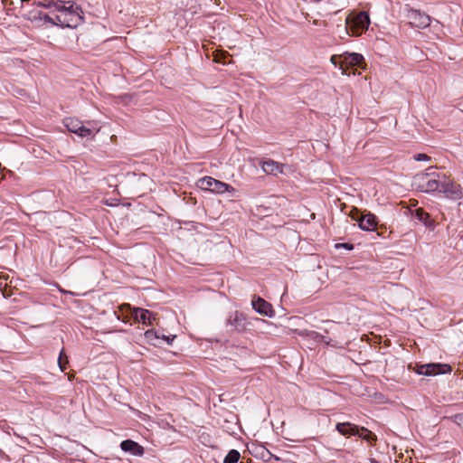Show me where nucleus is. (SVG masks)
<instances>
[{"mask_svg":"<svg viewBox=\"0 0 463 463\" xmlns=\"http://www.w3.org/2000/svg\"><path fill=\"white\" fill-rule=\"evenodd\" d=\"M56 9L39 13V21L61 28H77L84 23L83 11L74 1H59Z\"/></svg>","mask_w":463,"mask_h":463,"instance_id":"1","label":"nucleus"},{"mask_svg":"<svg viewBox=\"0 0 463 463\" xmlns=\"http://www.w3.org/2000/svg\"><path fill=\"white\" fill-rule=\"evenodd\" d=\"M441 178H445V175L437 172L434 167H430L427 172L417 174L413 177L412 185L419 191L432 193L440 188Z\"/></svg>","mask_w":463,"mask_h":463,"instance_id":"2","label":"nucleus"},{"mask_svg":"<svg viewBox=\"0 0 463 463\" xmlns=\"http://www.w3.org/2000/svg\"><path fill=\"white\" fill-rule=\"evenodd\" d=\"M370 16L367 12L362 11L349 15L345 19V29L352 36H359L367 31L370 25Z\"/></svg>","mask_w":463,"mask_h":463,"instance_id":"3","label":"nucleus"},{"mask_svg":"<svg viewBox=\"0 0 463 463\" xmlns=\"http://www.w3.org/2000/svg\"><path fill=\"white\" fill-rule=\"evenodd\" d=\"M336 430L344 436L346 435H354V436H359L364 440L371 441L372 439H376L375 435L368 430L364 427H358L355 424H353L351 422H339L335 426Z\"/></svg>","mask_w":463,"mask_h":463,"instance_id":"4","label":"nucleus"},{"mask_svg":"<svg viewBox=\"0 0 463 463\" xmlns=\"http://www.w3.org/2000/svg\"><path fill=\"white\" fill-rule=\"evenodd\" d=\"M248 322L246 316L240 311H234L229 313L225 320V327L229 333H242L246 331Z\"/></svg>","mask_w":463,"mask_h":463,"instance_id":"5","label":"nucleus"},{"mask_svg":"<svg viewBox=\"0 0 463 463\" xmlns=\"http://www.w3.org/2000/svg\"><path fill=\"white\" fill-rule=\"evenodd\" d=\"M364 58L362 54L357 52H344L342 54V60L340 62L339 69L343 74L350 75L351 71L349 69L354 67L364 68Z\"/></svg>","mask_w":463,"mask_h":463,"instance_id":"6","label":"nucleus"},{"mask_svg":"<svg viewBox=\"0 0 463 463\" xmlns=\"http://www.w3.org/2000/svg\"><path fill=\"white\" fill-rule=\"evenodd\" d=\"M349 216L356 221L360 229L364 231H374L377 227V217L371 213L361 214L358 209L354 208Z\"/></svg>","mask_w":463,"mask_h":463,"instance_id":"7","label":"nucleus"},{"mask_svg":"<svg viewBox=\"0 0 463 463\" xmlns=\"http://www.w3.org/2000/svg\"><path fill=\"white\" fill-rule=\"evenodd\" d=\"M451 371L450 365L447 364L432 363L416 365L415 372L420 375L434 376L444 374Z\"/></svg>","mask_w":463,"mask_h":463,"instance_id":"8","label":"nucleus"},{"mask_svg":"<svg viewBox=\"0 0 463 463\" xmlns=\"http://www.w3.org/2000/svg\"><path fill=\"white\" fill-rule=\"evenodd\" d=\"M201 188L216 194H223L227 191H234L230 184L214 179L212 176H204L199 180Z\"/></svg>","mask_w":463,"mask_h":463,"instance_id":"9","label":"nucleus"},{"mask_svg":"<svg viewBox=\"0 0 463 463\" xmlns=\"http://www.w3.org/2000/svg\"><path fill=\"white\" fill-rule=\"evenodd\" d=\"M406 18L411 27L426 28L430 24L431 18L425 13L420 10L410 8L407 10Z\"/></svg>","mask_w":463,"mask_h":463,"instance_id":"10","label":"nucleus"},{"mask_svg":"<svg viewBox=\"0 0 463 463\" xmlns=\"http://www.w3.org/2000/svg\"><path fill=\"white\" fill-rule=\"evenodd\" d=\"M439 192L445 194L448 198L453 200L460 199L462 197L460 185L453 182L447 181L446 177L441 178V185Z\"/></svg>","mask_w":463,"mask_h":463,"instance_id":"11","label":"nucleus"},{"mask_svg":"<svg viewBox=\"0 0 463 463\" xmlns=\"http://www.w3.org/2000/svg\"><path fill=\"white\" fill-rule=\"evenodd\" d=\"M251 305L253 309L262 316L273 317L275 315L272 305L260 297L253 299Z\"/></svg>","mask_w":463,"mask_h":463,"instance_id":"12","label":"nucleus"},{"mask_svg":"<svg viewBox=\"0 0 463 463\" xmlns=\"http://www.w3.org/2000/svg\"><path fill=\"white\" fill-rule=\"evenodd\" d=\"M132 315L136 321L146 326L152 325L155 320V316L151 311L141 307L134 308Z\"/></svg>","mask_w":463,"mask_h":463,"instance_id":"13","label":"nucleus"},{"mask_svg":"<svg viewBox=\"0 0 463 463\" xmlns=\"http://www.w3.org/2000/svg\"><path fill=\"white\" fill-rule=\"evenodd\" d=\"M120 449L125 451L128 452L131 455L134 456H143L145 453L144 448L139 445L137 442L132 440V439H125L120 443Z\"/></svg>","mask_w":463,"mask_h":463,"instance_id":"14","label":"nucleus"},{"mask_svg":"<svg viewBox=\"0 0 463 463\" xmlns=\"http://www.w3.org/2000/svg\"><path fill=\"white\" fill-rule=\"evenodd\" d=\"M99 131V127L95 121H88L86 125H80L77 135L80 137H92Z\"/></svg>","mask_w":463,"mask_h":463,"instance_id":"15","label":"nucleus"},{"mask_svg":"<svg viewBox=\"0 0 463 463\" xmlns=\"http://www.w3.org/2000/svg\"><path fill=\"white\" fill-rule=\"evenodd\" d=\"M261 167L266 174L278 175L279 174L283 173L284 165L272 159H268L263 161Z\"/></svg>","mask_w":463,"mask_h":463,"instance_id":"16","label":"nucleus"},{"mask_svg":"<svg viewBox=\"0 0 463 463\" xmlns=\"http://www.w3.org/2000/svg\"><path fill=\"white\" fill-rule=\"evenodd\" d=\"M413 217L414 219L421 222L426 227L430 229L434 228V221L430 218V214L426 213L423 209H416L413 213Z\"/></svg>","mask_w":463,"mask_h":463,"instance_id":"17","label":"nucleus"},{"mask_svg":"<svg viewBox=\"0 0 463 463\" xmlns=\"http://www.w3.org/2000/svg\"><path fill=\"white\" fill-rule=\"evenodd\" d=\"M63 122H64V126L67 128V129L70 132L74 133L76 135L80 129V125L82 124V122L80 120H79L78 118H65Z\"/></svg>","mask_w":463,"mask_h":463,"instance_id":"18","label":"nucleus"},{"mask_svg":"<svg viewBox=\"0 0 463 463\" xmlns=\"http://www.w3.org/2000/svg\"><path fill=\"white\" fill-rule=\"evenodd\" d=\"M145 338L150 345L155 346L160 344V335L153 329L145 332Z\"/></svg>","mask_w":463,"mask_h":463,"instance_id":"19","label":"nucleus"},{"mask_svg":"<svg viewBox=\"0 0 463 463\" xmlns=\"http://www.w3.org/2000/svg\"><path fill=\"white\" fill-rule=\"evenodd\" d=\"M240 452L236 449H231L225 456L223 463H237L240 459Z\"/></svg>","mask_w":463,"mask_h":463,"instance_id":"20","label":"nucleus"},{"mask_svg":"<svg viewBox=\"0 0 463 463\" xmlns=\"http://www.w3.org/2000/svg\"><path fill=\"white\" fill-rule=\"evenodd\" d=\"M60 0H43V1H38V2H35L34 5H37V6H41V7H44V8H47L49 10H53V9H56V6L58 5L57 4L59 3Z\"/></svg>","mask_w":463,"mask_h":463,"instance_id":"21","label":"nucleus"},{"mask_svg":"<svg viewBox=\"0 0 463 463\" xmlns=\"http://www.w3.org/2000/svg\"><path fill=\"white\" fill-rule=\"evenodd\" d=\"M68 357L65 354L64 349H61L58 358V364L61 372H64L66 369V365L68 364Z\"/></svg>","mask_w":463,"mask_h":463,"instance_id":"22","label":"nucleus"},{"mask_svg":"<svg viewBox=\"0 0 463 463\" xmlns=\"http://www.w3.org/2000/svg\"><path fill=\"white\" fill-rule=\"evenodd\" d=\"M341 60H342V54L341 55H333V56H331V59H330L331 62L335 65V67L340 66Z\"/></svg>","mask_w":463,"mask_h":463,"instance_id":"23","label":"nucleus"},{"mask_svg":"<svg viewBox=\"0 0 463 463\" xmlns=\"http://www.w3.org/2000/svg\"><path fill=\"white\" fill-rule=\"evenodd\" d=\"M414 159L416 161H429L430 160V157L426 154H416L414 156Z\"/></svg>","mask_w":463,"mask_h":463,"instance_id":"24","label":"nucleus"},{"mask_svg":"<svg viewBox=\"0 0 463 463\" xmlns=\"http://www.w3.org/2000/svg\"><path fill=\"white\" fill-rule=\"evenodd\" d=\"M176 336L175 335H160V341H165L167 343V345H171L172 342L175 340Z\"/></svg>","mask_w":463,"mask_h":463,"instance_id":"25","label":"nucleus"},{"mask_svg":"<svg viewBox=\"0 0 463 463\" xmlns=\"http://www.w3.org/2000/svg\"><path fill=\"white\" fill-rule=\"evenodd\" d=\"M41 11H33L29 13V19L33 22L39 21V13Z\"/></svg>","mask_w":463,"mask_h":463,"instance_id":"26","label":"nucleus"},{"mask_svg":"<svg viewBox=\"0 0 463 463\" xmlns=\"http://www.w3.org/2000/svg\"><path fill=\"white\" fill-rule=\"evenodd\" d=\"M335 248L336 249L344 248V249H346L348 250H351L354 249V245L351 244V243H336L335 244Z\"/></svg>","mask_w":463,"mask_h":463,"instance_id":"27","label":"nucleus"},{"mask_svg":"<svg viewBox=\"0 0 463 463\" xmlns=\"http://www.w3.org/2000/svg\"><path fill=\"white\" fill-rule=\"evenodd\" d=\"M453 419H454V422H456L457 424H458V425L462 424L463 423V412L454 415Z\"/></svg>","mask_w":463,"mask_h":463,"instance_id":"28","label":"nucleus"},{"mask_svg":"<svg viewBox=\"0 0 463 463\" xmlns=\"http://www.w3.org/2000/svg\"><path fill=\"white\" fill-rule=\"evenodd\" d=\"M22 2H29L30 0H21Z\"/></svg>","mask_w":463,"mask_h":463,"instance_id":"29","label":"nucleus"}]
</instances>
